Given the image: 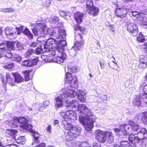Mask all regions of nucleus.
Returning a JSON list of instances; mask_svg holds the SVG:
<instances>
[{"instance_id": "24", "label": "nucleus", "mask_w": 147, "mask_h": 147, "mask_svg": "<svg viewBox=\"0 0 147 147\" xmlns=\"http://www.w3.org/2000/svg\"><path fill=\"white\" fill-rule=\"evenodd\" d=\"M83 16V13L80 12H77L74 14V19L78 24H80L82 22Z\"/></svg>"}, {"instance_id": "18", "label": "nucleus", "mask_w": 147, "mask_h": 147, "mask_svg": "<svg viewBox=\"0 0 147 147\" xmlns=\"http://www.w3.org/2000/svg\"><path fill=\"white\" fill-rule=\"evenodd\" d=\"M49 21L51 24L56 25L55 26V28L56 29V31L58 30L59 31V29L62 30L60 28L58 29L62 24L61 22H59V20L58 17L55 16H51L49 18Z\"/></svg>"}, {"instance_id": "51", "label": "nucleus", "mask_w": 147, "mask_h": 147, "mask_svg": "<svg viewBox=\"0 0 147 147\" xmlns=\"http://www.w3.org/2000/svg\"><path fill=\"white\" fill-rule=\"evenodd\" d=\"M66 111L65 112L63 110H61V111L60 114V115L64 118L66 119L67 118Z\"/></svg>"}, {"instance_id": "53", "label": "nucleus", "mask_w": 147, "mask_h": 147, "mask_svg": "<svg viewBox=\"0 0 147 147\" xmlns=\"http://www.w3.org/2000/svg\"><path fill=\"white\" fill-rule=\"evenodd\" d=\"M38 61L37 59H33L32 61H31V66L32 65H35L37 64Z\"/></svg>"}, {"instance_id": "1", "label": "nucleus", "mask_w": 147, "mask_h": 147, "mask_svg": "<svg viewBox=\"0 0 147 147\" xmlns=\"http://www.w3.org/2000/svg\"><path fill=\"white\" fill-rule=\"evenodd\" d=\"M67 103L66 106L70 109H77L79 113V120L83 125L86 130H91L94 127L93 123L95 121L96 117L93 115L91 111L85 104L79 105L78 101L74 100Z\"/></svg>"}, {"instance_id": "45", "label": "nucleus", "mask_w": 147, "mask_h": 147, "mask_svg": "<svg viewBox=\"0 0 147 147\" xmlns=\"http://www.w3.org/2000/svg\"><path fill=\"white\" fill-rule=\"evenodd\" d=\"M63 102L62 101L55 102V104L56 108H59L62 107L63 106Z\"/></svg>"}, {"instance_id": "43", "label": "nucleus", "mask_w": 147, "mask_h": 147, "mask_svg": "<svg viewBox=\"0 0 147 147\" xmlns=\"http://www.w3.org/2000/svg\"><path fill=\"white\" fill-rule=\"evenodd\" d=\"M18 142L22 144H24L26 142L25 137L24 136L19 137L18 138Z\"/></svg>"}, {"instance_id": "50", "label": "nucleus", "mask_w": 147, "mask_h": 147, "mask_svg": "<svg viewBox=\"0 0 147 147\" xmlns=\"http://www.w3.org/2000/svg\"><path fill=\"white\" fill-rule=\"evenodd\" d=\"M34 52V51L32 49L28 50L26 53V57H28L30 55H32Z\"/></svg>"}, {"instance_id": "12", "label": "nucleus", "mask_w": 147, "mask_h": 147, "mask_svg": "<svg viewBox=\"0 0 147 147\" xmlns=\"http://www.w3.org/2000/svg\"><path fill=\"white\" fill-rule=\"evenodd\" d=\"M95 134L96 140L100 142L104 143L107 140V131H104L100 130L95 131Z\"/></svg>"}, {"instance_id": "29", "label": "nucleus", "mask_w": 147, "mask_h": 147, "mask_svg": "<svg viewBox=\"0 0 147 147\" xmlns=\"http://www.w3.org/2000/svg\"><path fill=\"white\" fill-rule=\"evenodd\" d=\"M30 132L33 133V136L34 138V142L37 143H39V141L38 139L40 138V135L35 131H34L31 129V130H29Z\"/></svg>"}, {"instance_id": "19", "label": "nucleus", "mask_w": 147, "mask_h": 147, "mask_svg": "<svg viewBox=\"0 0 147 147\" xmlns=\"http://www.w3.org/2000/svg\"><path fill=\"white\" fill-rule=\"evenodd\" d=\"M16 27L14 26L13 27L7 26L5 29V33L7 35L12 36L13 37V35L15 34L17 31Z\"/></svg>"}, {"instance_id": "7", "label": "nucleus", "mask_w": 147, "mask_h": 147, "mask_svg": "<svg viewBox=\"0 0 147 147\" xmlns=\"http://www.w3.org/2000/svg\"><path fill=\"white\" fill-rule=\"evenodd\" d=\"M17 122L22 124V125H20V127L23 129L28 130H31V129H32V127L31 125L28 123V120L24 117H14L13 119L12 123L15 125L16 122Z\"/></svg>"}, {"instance_id": "9", "label": "nucleus", "mask_w": 147, "mask_h": 147, "mask_svg": "<svg viewBox=\"0 0 147 147\" xmlns=\"http://www.w3.org/2000/svg\"><path fill=\"white\" fill-rule=\"evenodd\" d=\"M66 78L65 82L66 83L70 84L71 86L73 88L78 87V83L76 77L74 76L73 77L71 73L67 72L66 74Z\"/></svg>"}, {"instance_id": "59", "label": "nucleus", "mask_w": 147, "mask_h": 147, "mask_svg": "<svg viewBox=\"0 0 147 147\" xmlns=\"http://www.w3.org/2000/svg\"><path fill=\"white\" fill-rule=\"evenodd\" d=\"M47 131L50 133L51 132V126L50 125H49L47 128Z\"/></svg>"}, {"instance_id": "60", "label": "nucleus", "mask_w": 147, "mask_h": 147, "mask_svg": "<svg viewBox=\"0 0 147 147\" xmlns=\"http://www.w3.org/2000/svg\"><path fill=\"white\" fill-rule=\"evenodd\" d=\"M46 146V144L45 143H42L36 146V147H45Z\"/></svg>"}, {"instance_id": "55", "label": "nucleus", "mask_w": 147, "mask_h": 147, "mask_svg": "<svg viewBox=\"0 0 147 147\" xmlns=\"http://www.w3.org/2000/svg\"><path fill=\"white\" fill-rule=\"evenodd\" d=\"M24 28L23 26H21L19 28H18L16 27V28L17 29V31L18 32V34H19L20 32H21L22 31H23Z\"/></svg>"}, {"instance_id": "39", "label": "nucleus", "mask_w": 147, "mask_h": 147, "mask_svg": "<svg viewBox=\"0 0 147 147\" xmlns=\"http://www.w3.org/2000/svg\"><path fill=\"white\" fill-rule=\"evenodd\" d=\"M139 60L140 62L147 63V57L143 55H141L140 57Z\"/></svg>"}, {"instance_id": "42", "label": "nucleus", "mask_w": 147, "mask_h": 147, "mask_svg": "<svg viewBox=\"0 0 147 147\" xmlns=\"http://www.w3.org/2000/svg\"><path fill=\"white\" fill-rule=\"evenodd\" d=\"M31 61L30 60H25L22 63L23 65L25 66L31 67Z\"/></svg>"}, {"instance_id": "22", "label": "nucleus", "mask_w": 147, "mask_h": 147, "mask_svg": "<svg viewBox=\"0 0 147 147\" xmlns=\"http://www.w3.org/2000/svg\"><path fill=\"white\" fill-rule=\"evenodd\" d=\"M83 42H80L78 41L76 42L74 45L72 47L71 50V52H74V55H76V51L80 49L81 46L83 45Z\"/></svg>"}, {"instance_id": "63", "label": "nucleus", "mask_w": 147, "mask_h": 147, "mask_svg": "<svg viewBox=\"0 0 147 147\" xmlns=\"http://www.w3.org/2000/svg\"><path fill=\"white\" fill-rule=\"evenodd\" d=\"M1 81L2 82V83L3 84V85L4 86V88H5V90H6V84L4 83V80H3V78H2L1 79Z\"/></svg>"}, {"instance_id": "32", "label": "nucleus", "mask_w": 147, "mask_h": 147, "mask_svg": "<svg viewBox=\"0 0 147 147\" xmlns=\"http://www.w3.org/2000/svg\"><path fill=\"white\" fill-rule=\"evenodd\" d=\"M37 24L35 27L32 29L33 32L34 34L36 36H39L42 34V32L41 30H40L39 28L37 27Z\"/></svg>"}, {"instance_id": "64", "label": "nucleus", "mask_w": 147, "mask_h": 147, "mask_svg": "<svg viewBox=\"0 0 147 147\" xmlns=\"http://www.w3.org/2000/svg\"><path fill=\"white\" fill-rule=\"evenodd\" d=\"M37 45V43L36 42L32 43L30 45V46L32 47H35Z\"/></svg>"}, {"instance_id": "48", "label": "nucleus", "mask_w": 147, "mask_h": 147, "mask_svg": "<svg viewBox=\"0 0 147 147\" xmlns=\"http://www.w3.org/2000/svg\"><path fill=\"white\" fill-rule=\"evenodd\" d=\"M43 52L42 48L41 46L38 47L36 49L35 53L36 54H39Z\"/></svg>"}, {"instance_id": "17", "label": "nucleus", "mask_w": 147, "mask_h": 147, "mask_svg": "<svg viewBox=\"0 0 147 147\" xmlns=\"http://www.w3.org/2000/svg\"><path fill=\"white\" fill-rule=\"evenodd\" d=\"M127 125H129L131 129V131L129 135V136L131 134V133L132 131H140L141 129V127L139 125L132 121H129Z\"/></svg>"}, {"instance_id": "58", "label": "nucleus", "mask_w": 147, "mask_h": 147, "mask_svg": "<svg viewBox=\"0 0 147 147\" xmlns=\"http://www.w3.org/2000/svg\"><path fill=\"white\" fill-rule=\"evenodd\" d=\"M11 55L12 56H11V57H7V58L9 59H10V58H11L12 60L13 61V59H16L17 57H18V56L19 55L17 54L12 55V54H11Z\"/></svg>"}, {"instance_id": "57", "label": "nucleus", "mask_w": 147, "mask_h": 147, "mask_svg": "<svg viewBox=\"0 0 147 147\" xmlns=\"http://www.w3.org/2000/svg\"><path fill=\"white\" fill-rule=\"evenodd\" d=\"M21 60L22 58L19 55H18V57H17L16 59H13V61H16L18 62H19L21 61Z\"/></svg>"}, {"instance_id": "15", "label": "nucleus", "mask_w": 147, "mask_h": 147, "mask_svg": "<svg viewBox=\"0 0 147 147\" xmlns=\"http://www.w3.org/2000/svg\"><path fill=\"white\" fill-rule=\"evenodd\" d=\"M63 92L62 94L59 96L57 97L55 99V102L62 101L64 102L65 100L66 103L67 102V99L70 97L67 89L66 90L65 88L63 90Z\"/></svg>"}, {"instance_id": "41", "label": "nucleus", "mask_w": 147, "mask_h": 147, "mask_svg": "<svg viewBox=\"0 0 147 147\" xmlns=\"http://www.w3.org/2000/svg\"><path fill=\"white\" fill-rule=\"evenodd\" d=\"M93 3L91 0H88L86 2L87 10L92 7L93 6Z\"/></svg>"}, {"instance_id": "14", "label": "nucleus", "mask_w": 147, "mask_h": 147, "mask_svg": "<svg viewBox=\"0 0 147 147\" xmlns=\"http://www.w3.org/2000/svg\"><path fill=\"white\" fill-rule=\"evenodd\" d=\"M3 43L0 44V58L2 57H11V53L10 51L8 50L7 46Z\"/></svg>"}, {"instance_id": "21", "label": "nucleus", "mask_w": 147, "mask_h": 147, "mask_svg": "<svg viewBox=\"0 0 147 147\" xmlns=\"http://www.w3.org/2000/svg\"><path fill=\"white\" fill-rule=\"evenodd\" d=\"M66 114L67 115L66 119H69L72 121L76 120L77 119L76 113L72 111H67Z\"/></svg>"}, {"instance_id": "3", "label": "nucleus", "mask_w": 147, "mask_h": 147, "mask_svg": "<svg viewBox=\"0 0 147 147\" xmlns=\"http://www.w3.org/2000/svg\"><path fill=\"white\" fill-rule=\"evenodd\" d=\"M61 125L65 129V139L66 141L71 142L73 139L77 137L80 132V128L73 126L72 125L69 123L65 119L62 121Z\"/></svg>"}, {"instance_id": "52", "label": "nucleus", "mask_w": 147, "mask_h": 147, "mask_svg": "<svg viewBox=\"0 0 147 147\" xmlns=\"http://www.w3.org/2000/svg\"><path fill=\"white\" fill-rule=\"evenodd\" d=\"M65 18L67 19L70 18V16L68 13L65 12H63L61 14Z\"/></svg>"}, {"instance_id": "36", "label": "nucleus", "mask_w": 147, "mask_h": 147, "mask_svg": "<svg viewBox=\"0 0 147 147\" xmlns=\"http://www.w3.org/2000/svg\"><path fill=\"white\" fill-rule=\"evenodd\" d=\"M22 73L24 75L25 81H27L29 80L30 79V78L29 77L30 73V71L25 70L22 71Z\"/></svg>"}, {"instance_id": "34", "label": "nucleus", "mask_w": 147, "mask_h": 147, "mask_svg": "<svg viewBox=\"0 0 147 147\" xmlns=\"http://www.w3.org/2000/svg\"><path fill=\"white\" fill-rule=\"evenodd\" d=\"M49 102L48 101L44 102L43 105H40L39 107V111L41 112L43 111L44 109L48 106L49 104Z\"/></svg>"}, {"instance_id": "26", "label": "nucleus", "mask_w": 147, "mask_h": 147, "mask_svg": "<svg viewBox=\"0 0 147 147\" xmlns=\"http://www.w3.org/2000/svg\"><path fill=\"white\" fill-rule=\"evenodd\" d=\"M7 83L10 86H15V81L13 78H12L9 73H7L6 74Z\"/></svg>"}, {"instance_id": "37", "label": "nucleus", "mask_w": 147, "mask_h": 147, "mask_svg": "<svg viewBox=\"0 0 147 147\" xmlns=\"http://www.w3.org/2000/svg\"><path fill=\"white\" fill-rule=\"evenodd\" d=\"M121 147H131L130 144L127 141H123L120 144Z\"/></svg>"}, {"instance_id": "25", "label": "nucleus", "mask_w": 147, "mask_h": 147, "mask_svg": "<svg viewBox=\"0 0 147 147\" xmlns=\"http://www.w3.org/2000/svg\"><path fill=\"white\" fill-rule=\"evenodd\" d=\"M137 116L138 119L142 120L144 124L147 125V112L140 113Z\"/></svg>"}, {"instance_id": "4", "label": "nucleus", "mask_w": 147, "mask_h": 147, "mask_svg": "<svg viewBox=\"0 0 147 147\" xmlns=\"http://www.w3.org/2000/svg\"><path fill=\"white\" fill-rule=\"evenodd\" d=\"M137 134L135 135L131 134L129 136L128 140L132 144L133 146H135L136 144L143 139L147 138V131L145 128L141 129Z\"/></svg>"}, {"instance_id": "49", "label": "nucleus", "mask_w": 147, "mask_h": 147, "mask_svg": "<svg viewBox=\"0 0 147 147\" xmlns=\"http://www.w3.org/2000/svg\"><path fill=\"white\" fill-rule=\"evenodd\" d=\"M139 66L140 68L143 69L147 67V63L140 62Z\"/></svg>"}, {"instance_id": "35", "label": "nucleus", "mask_w": 147, "mask_h": 147, "mask_svg": "<svg viewBox=\"0 0 147 147\" xmlns=\"http://www.w3.org/2000/svg\"><path fill=\"white\" fill-rule=\"evenodd\" d=\"M137 41L140 42H144L145 41L144 37L141 33H140L137 37Z\"/></svg>"}, {"instance_id": "62", "label": "nucleus", "mask_w": 147, "mask_h": 147, "mask_svg": "<svg viewBox=\"0 0 147 147\" xmlns=\"http://www.w3.org/2000/svg\"><path fill=\"white\" fill-rule=\"evenodd\" d=\"M144 93L147 94V84L144 86L143 88Z\"/></svg>"}, {"instance_id": "47", "label": "nucleus", "mask_w": 147, "mask_h": 147, "mask_svg": "<svg viewBox=\"0 0 147 147\" xmlns=\"http://www.w3.org/2000/svg\"><path fill=\"white\" fill-rule=\"evenodd\" d=\"M109 64L110 67L114 69H116V67L117 66V63L114 61H112L110 64L109 63Z\"/></svg>"}, {"instance_id": "8", "label": "nucleus", "mask_w": 147, "mask_h": 147, "mask_svg": "<svg viewBox=\"0 0 147 147\" xmlns=\"http://www.w3.org/2000/svg\"><path fill=\"white\" fill-rule=\"evenodd\" d=\"M57 40L53 38L48 39L44 46L45 49H47L45 52H49L50 53H53V51L57 49Z\"/></svg>"}, {"instance_id": "56", "label": "nucleus", "mask_w": 147, "mask_h": 147, "mask_svg": "<svg viewBox=\"0 0 147 147\" xmlns=\"http://www.w3.org/2000/svg\"><path fill=\"white\" fill-rule=\"evenodd\" d=\"M146 20H146H144L141 24L144 28L147 29V22Z\"/></svg>"}, {"instance_id": "61", "label": "nucleus", "mask_w": 147, "mask_h": 147, "mask_svg": "<svg viewBox=\"0 0 147 147\" xmlns=\"http://www.w3.org/2000/svg\"><path fill=\"white\" fill-rule=\"evenodd\" d=\"M5 147H18V146L16 144H7L6 145Z\"/></svg>"}, {"instance_id": "23", "label": "nucleus", "mask_w": 147, "mask_h": 147, "mask_svg": "<svg viewBox=\"0 0 147 147\" xmlns=\"http://www.w3.org/2000/svg\"><path fill=\"white\" fill-rule=\"evenodd\" d=\"M99 11V8L95 6L87 10L88 13L93 16H97L98 14Z\"/></svg>"}, {"instance_id": "10", "label": "nucleus", "mask_w": 147, "mask_h": 147, "mask_svg": "<svg viewBox=\"0 0 147 147\" xmlns=\"http://www.w3.org/2000/svg\"><path fill=\"white\" fill-rule=\"evenodd\" d=\"M142 103L147 104V94L144 93L135 96L133 101L134 105L140 106Z\"/></svg>"}, {"instance_id": "30", "label": "nucleus", "mask_w": 147, "mask_h": 147, "mask_svg": "<svg viewBox=\"0 0 147 147\" xmlns=\"http://www.w3.org/2000/svg\"><path fill=\"white\" fill-rule=\"evenodd\" d=\"M23 33L27 35L28 37L30 39L33 38V35L27 28H26L23 31Z\"/></svg>"}, {"instance_id": "2", "label": "nucleus", "mask_w": 147, "mask_h": 147, "mask_svg": "<svg viewBox=\"0 0 147 147\" xmlns=\"http://www.w3.org/2000/svg\"><path fill=\"white\" fill-rule=\"evenodd\" d=\"M59 36H56L58 42L57 43V49L53 50V53L49 54L48 61L55 62L59 64L63 62L66 58L67 55L64 52V47L67 45V42L64 40L66 36L65 31L64 30H59Z\"/></svg>"}, {"instance_id": "46", "label": "nucleus", "mask_w": 147, "mask_h": 147, "mask_svg": "<svg viewBox=\"0 0 147 147\" xmlns=\"http://www.w3.org/2000/svg\"><path fill=\"white\" fill-rule=\"evenodd\" d=\"M68 71H71L72 73H76L78 71V69L76 67L69 68V66L67 67Z\"/></svg>"}, {"instance_id": "27", "label": "nucleus", "mask_w": 147, "mask_h": 147, "mask_svg": "<svg viewBox=\"0 0 147 147\" xmlns=\"http://www.w3.org/2000/svg\"><path fill=\"white\" fill-rule=\"evenodd\" d=\"M13 76L15 77V82L17 83H21L24 80L23 78L19 74L15 73L13 74Z\"/></svg>"}, {"instance_id": "11", "label": "nucleus", "mask_w": 147, "mask_h": 147, "mask_svg": "<svg viewBox=\"0 0 147 147\" xmlns=\"http://www.w3.org/2000/svg\"><path fill=\"white\" fill-rule=\"evenodd\" d=\"M113 130L116 133L121 132L122 134L125 136H128L131 131L130 127L125 124L121 125L119 128H115L113 129Z\"/></svg>"}, {"instance_id": "40", "label": "nucleus", "mask_w": 147, "mask_h": 147, "mask_svg": "<svg viewBox=\"0 0 147 147\" xmlns=\"http://www.w3.org/2000/svg\"><path fill=\"white\" fill-rule=\"evenodd\" d=\"M107 135H108V141L110 143H112L114 139L111 132L107 131Z\"/></svg>"}, {"instance_id": "31", "label": "nucleus", "mask_w": 147, "mask_h": 147, "mask_svg": "<svg viewBox=\"0 0 147 147\" xmlns=\"http://www.w3.org/2000/svg\"><path fill=\"white\" fill-rule=\"evenodd\" d=\"M18 131L16 129H8L6 131L7 134L11 136L15 137Z\"/></svg>"}, {"instance_id": "5", "label": "nucleus", "mask_w": 147, "mask_h": 147, "mask_svg": "<svg viewBox=\"0 0 147 147\" xmlns=\"http://www.w3.org/2000/svg\"><path fill=\"white\" fill-rule=\"evenodd\" d=\"M37 24V27L39 28L40 30H41L42 34H49L53 36H56V29L51 28H47L44 23L43 21L38 20L36 22Z\"/></svg>"}, {"instance_id": "54", "label": "nucleus", "mask_w": 147, "mask_h": 147, "mask_svg": "<svg viewBox=\"0 0 147 147\" xmlns=\"http://www.w3.org/2000/svg\"><path fill=\"white\" fill-rule=\"evenodd\" d=\"M17 43L16 44L17 48L18 49V50H21L22 49L23 47L22 45H21L18 41H17Z\"/></svg>"}, {"instance_id": "33", "label": "nucleus", "mask_w": 147, "mask_h": 147, "mask_svg": "<svg viewBox=\"0 0 147 147\" xmlns=\"http://www.w3.org/2000/svg\"><path fill=\"white\" fill-rule=\"evenodd\" d=\"M51 4V2L50 0H42V4L44 7H49Z\"/></svg>"}, {"instance_id": "16", "label": "nucleus", "mask_w": 147, "mask_h": 147, "mask_svg": "<svg viewBox=\"0 0 147 147\" xmlns=\"http://www.w3.org/2000/svg\"><path fill=\"white\" fill-rule=\"evenodd\" d=\"M127 30L132 34L133 36H136L138 33V27L137 25L134 23H130L127 24Z\"/></svg>"}, {"instance_id": "38", "label": "nucleus", "mask_w": 147, "mask_h": 147, "mask_svg": "<svg viewBox=\"0 0 147 147\" xmlns=\"http://www.w3.org/2000/svg\"><path fill=\"white\" fill-rule=\"evenodd\" d=\"M5 69H11L14 67V64L12 63H7L2 66Z\"/></svg>"}, {"instance_id": "13", "label": "nucleus", "mask_w": 147, "mask_h": 147, "mask_svg": "<svg viewBox=\"0 0 147 147\" xmlns=\"http://www.w3.org/2000/svg\"><path fill=\"white\" fill-rule=\"evenodd\" d=\"M130 16L133 18V19H137L139 20L142 24L144 20H146L147 19L145 16V15L142 13H139L136 11H129Z\"/></svg>"}, {"instance_id": "6", "label": "nucleus", "mask_w": 147, "mask_h": 147, "mask_svg": "<svg viewBox=\"0 0 147 147\" xmlns=\"http://www.w3.org/2000/svg\"><path fill=\"white\" fill-rule=\"evenodd\" d=\"M70 97L74 98L77 95L78 98L80 101L84 102L86 100V93L82 90L78 89L76 91L74 90L67 89Z\"/></svg>"}, {"instance_id": "44", "label": "nucleus", "mask_w": 147, "mask_h": 147, "mask_svg": "<svg viewBox=\"0 0 147 147\" xmlns=\"http://www.w3.org/2000/svg\"><path fill=\"white\" fill-rule=\"evenodd\" d=\"M1 11L4 12H13L14 11L13 9L11 7L10 8H4L1 9Z\"/></svg>"}, {"instance_id": "28", "label": "nucleus", "mask_w": 147, "mask_h": 147, "mask_svg": "<svg viewBox=\"0 0 147 147\" xmlns=\"http://www.w3.org/2000/svg\"><path fill=\"white\" fill-rule=\"evenodd\" d=\"M17 43V41L14 42L8 41L7 42V49H8L9 51L10 50H13L15 49V47L16 44Z\"/></svg>"}, {"instance_id": "20", "label": "nucleus", "mask_w": 147, "mask_h": 147, "mask_svg": "<svg viewBox=\"0 0 147 147\" xmlns=\"http://www.w3.org/2000/svg\"><path fill=\"white\" fill-rule=\"evenodd\" d=\"M127 13V10L123 8H117L115 11L116 15L118 17L122 18L126 16V14Z\"/></svg>"}]
</instances>
